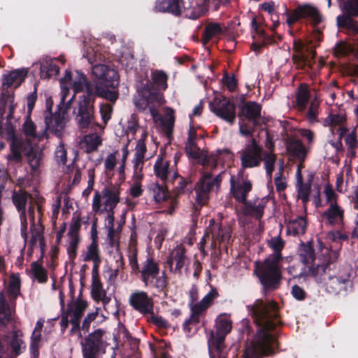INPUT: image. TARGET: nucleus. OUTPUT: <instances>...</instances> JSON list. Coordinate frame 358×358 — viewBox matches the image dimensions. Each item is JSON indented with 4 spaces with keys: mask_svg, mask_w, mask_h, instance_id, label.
I'll use <instances>...</instances> for the list:
<instances>
[{
    "mask_svg": "<svg viewBox=\"0 0 358 358\" xmlns=\"http://www.w3.org/2000/svg\"><path fill=\"white\" fill-rule=\"evenodd\" d=\"M129 305L143 315L152 313L154 303L152 297L144 291H136L129 298Z\"/></svg>",
    "mask_w": 358,
    "mask_h": 358,
    "instance_id": "16",
    "label": "nucleus"
},
{
    "mask_svg": "<svg viewBox=\"0 0 358 358\" xmlns=\"http://www.w3.org/2000/svg\"><path fill=\"white\" fill-rule=\"evenodd\" d=\"M150 84L147 82L143 84L139 82L136 86V94L134 97V103L138 111L145 110L150 104L159 103L161 99L156 90L151 91L149 89Z\"/></svg>",
    "mask_w": 358,
    "mask_h": 358,
    "instance_id": "12",
    "label": "nucleus"
},
{
    "mask_svg": "<svg viewBox=\"0 0 358 358\" xmlns=\"http://www.w3.org/2000/svg\"><path fill=\"white\" fill-rule=\"evenodd\" d=\"M263 160L264 162V167L266 174L271 176L274 170V165L276 161V156L274 154L267 152H263Z\"/></svg>",
    "mask_w": 358,
    "mask_h": 358,
    "instance_id": "48",
    "label": "nucleus"
},
{
    "mask_svg": "<svg viewBox=\"0 0 358 358\" xmlns=\"http://www.w3.org/2000/svg\"><path fill=\"white\" fill-rule=\"evenodd\" d=\"M210 110L217 117L233 124L236 120L234 103L228 98H215L209 104Z\"/></svg>",
    "mask_w": 358,
    "mask_h": 358,
    "instance_id": "13",
    "label": "nucleus"
},
{
    "mask_svg": "<svg viewBox=\"0 0 358 358\" xmlns=\"http://www.w3.org/2000/svg\"><path fill=\"white\" fill-rule=\"evenodd\" d=\"M318 108L319 103L316 102L315 100L312 101L310 102V106L306 113V117L309 122L314 123L318 122L317 120V115H318Z\"/></svg>",
    "mask_w": 358,
    "mask_h": 358,
    "instance_id": "52",
    "label": "nucleus"
},
{
    "mask_svg": "<svg viewBox=\"0 0 358 358\" xmlns=\"http://www.w3.org/2000/svg\"><path fill=\"white\" fill-rule=\"evenodd\" d=\"M169 166L170 163L169 161H165L162 156H158L154 165V173L164 183H166L167 181Z\"/></svg>",
    "mask_w": 358,
    "mask_h": 358,
    "instance_id": "29",
    "label": "nucleus"
},
{
    "mask_svg": "<svg viewBox=\"0 0 358 358\" xmlns=\"http://www.w3.org/2000/svg\"><path fill=\"white\" fill-rule=\"evenodd\" d=\"M76 77L72 88L75 93L83 92L79 97L76 120L80 129H87L94 119V102L96 97L103 98L113 104L119 97V92L114 90L119 85L117 71L105 64H96L92 67L95 79L90 81L80 71H76Z\"/></svg>",
    "mask_w": 358,
    "mask_h": 358,
    "instance_id": "1",
    "label": "nucleus"
},
{
    "mask_svg": "<svg viewBox=\"0 0 358 358\" xmlns=\"http://www.w3.org/2000/svg\"><path fill=\"white\" fill-rule=\"evenodd\" d=\"M112 112H113V107L110 104L104 103V104L101 105L100 113H101V116L103 120V122L105 124H107V122L111 118Z\"/></svg>",
    "mask_w": 358,
    "mask_h": 358,
    "instance_id": "64",
    "label": "nucleus"
},
{
    "mask_svg": "<svg viewBox=\"0 0 358 358\" xmlns=\"http://www.w3.org/2000/svg\"><path fill=\"white\" fill-rule=\"evenodd\" d=\"M208 309L206 305L201 301L194 304L191 308L190 321L196 323L200 322V315Z\"/></svg>",
    "mask_w": 358,
    "mask_h": 358,
    "instance_id": "46",
    "label": "nucleus"
},
{
    "mask_svg": "<svg viewBox=\"0 0 358 358\" xmlns=\"http://www.w3.org/2000/svg\"><path fill=\"white\" fill-rule=\"evenodd\" d=\"M87 307V301L78 297L74 303H69L66 310H70L71 316L81 319Z\"/></svg>",
    "mask_w": 358,
    "mask_h": 358,
    "instance_id": "38",
    "label": "nucleus"
},
{
    "mask_svg": "<svg viewBox=\"0 0 358 358\" xmlns=\"http://www.w3.org/2000/svg\"><path fill=\"white\" fill-rule=\"evenodd\" d=\"M247 308L259 329L252 343V348L245 351L243 358H262V356L273 355L278 342L268 331L275 330L281 324L278 303L274 301L265 302L259 299Z\"/></svg>",
    "mask_w": 358,
    "mask_h": 358,
    "instance_id": "2",
    "label": "nucleus"
},
{
    "mask_svg": "<svg viewBox=\"0 0 358 358\" xmlns=\"http://www.w3.org/2000/svg\"><path fill=\"white\" fill-rule=\"evenodd\" d=\"M80 238L71 239L69 247L67 248V253L70 260L73 261L77 256V250Z\"/></svg>",
    "mask_w": 358,
    "mask_h": 358,
    "instance_id": "63",
    "label": "nucleus"
},
{
    "mask_svg": "<svg viewBox=\"0 0 358 358\" xmlns=\"http://www.w3.org/2000/svg\"><path fill=\"white\" fill-rule=\"evenodd\" d=\"M105 290L103 289V285L99 276L92 277L91 295L92 299H100V294Z\"/></svg>",
    "mask_w": 358,
    "mask_h": 358,
    "instance_id": "50",
    "label": "nucleus"
},
{
    "mask_svg": "<svg viewBox=\"0 0 358 358\" xmlns=\"http://www.w3.org/2000/svg\"><path fill=\"white\" fill-rule=\"evenodd\" d=\"M102 194L103 196L106 198L103 203V210H105V211L114 210L120 201L119 193L112 191L108 187H105L102 191Z\"/></svg>",
    "mask_w": 358,
    "mask_h": 358,
    "instance_id": "34",
    "label": "nucleus"
},
{
    "mask_svg": "<svg viewBox=\"0 0 358 358\" xmlns=\"http://www.w3.org/2000/svg\"><path fill=\"white\" fill-rule=\"evenodd\" d=\"M45 105L46 108L43 111V117L46 129H49V131L56 136L61 137L66 125V109H64L59 105L57 110L52 113L53 100L51 97L46 99Z\"/></svg>",
    "mask_w": 358,
    "mask_h": 358,
    "instance_id": "7",
    "label": "nucleus"
},
{
    "mask_svg": "<svg viewBox=\"0 0 358 358\" xmlns=\"http://www.w3.org/2000/svg\"><path fill=\"white\" fill-rule=\"evenodd\" d=\"M98 316V311H95L93 313H88L86 317L84 318L82 325L81 329L84 332V334L88 333L90 329L91 323L96 320Z\"/></svg>",
    "mask_w": 358,
    "mask_h": 358,
    "instance_id": "60",
    "label": "nucleus"
},
{
    "mask_svg": "<svg viewBox=\"0 0 358 358\" xmlns=\"http://www.w3.org/2000/svg\"><path fill=\"white\" fill-rule=\"evenodd\" d=\"M310 92L306 83H301L296 89L294 107L300 112H303L310 99Z\"/></svg>",
    "mask_w": 358,
    "mask_h": 358,
    "instance_id": "25",
    "label": "nucleus"
},
{
    "mask_svg": "<svg viewBox=\"0 0 358 358\" xmlns=\"http://www.w3.org/2000/svg\"><path fill=\"white\" fill-rule=\"evenodd\" d=\"M286 15L287 24L289 27L301 19L308 20L313 27L317 26L323 20L318 8L309 3L299 5L290 13L286 10Z\"/></svg>",
    "mask_w": 358,
    "mask_h": 358,
    "instance_id": "9",
    "label": "nucleus"
},
{
    "mask_svg": "<svg viewBox=\"0 0 358 358\" xmlns=\"http://www.w3.org/2000/svg\"><path fill=\"white\" fill-rule=\"evenodd\" d=\"M213 187L212 173L207 171L202 172L201 177L194 186L196 203L197 205L202 207L208 202L209 194Z\"/></svg>",
    "mask_w": 358,
    "mask_h": 358,
    "instance_id": "15",
    "label": "nucleus"
},
{
    "mask_svg": "<svg viewBox=\"0 0 358 358\" xmlns=\"http://www.w3.org/2000/svg\"><path fill=\"white\" fill-rule=\"evenodd\" d=\"M255 273L263 287L264 296H266L267 292L279 288L282 278L280 268H275L272 264H262L256 267Z\"/></svg>",
    "mask_w": 358,
    "mask_h": 358,
    "instance_id": "8",
    "label": "nucleus"
},
{
    "mask_svg": "<svg viewBox=\"0 0 358 358\" xmlns=\"http://www.w3.org/2000/svg\"><path fill=\"white\" fill-rule=\"evenodd\" d=\"M3 135L6 141L10 142V153L7 156V159L9 162L15 163H21L22 157L18 152L19 148L26 149L25 146L28 145V140L23 138H18L15 135V129L11 121H6L4 127H3Z\"/></svg>",
    "mask_w": 358,
    "mask_h": 358,
    "instance_id": "11",
    "label": "nucleus"
},
{
    "mask_svg": "<svg viewBox=\"0 0 358 358\" xmlns=\"http://www.w3.org/2000/svg\"><path fill=\"white\" fill-rule=\"evenodd\" d=\"M37 90L38 86L37 84L35 83L34 85V91L27 95V114L31 115L32 111L34 108L35 103L38 99L37 95Z\"/></svg>",
    "mask_w": 358,
    "mask_h": 358,
    "instance_id": "53",
    "label": "nucleus"
},
{
    "mask_svg": "<svg viewBox=\"0 0 358 358\" xmlns=\"http://www.w3.org/2000/svg\"><path fill=\"white\" fill-rule=\"evenodd\" d=\"M41 72L42 74L45 73V78H49L57 76L59 73V68L52 60H48L41 64ZM43 76V75H41V77Z\"/></svg>",
    "mask_w": 358,
    "mask_h": 358,
    "instance_id": "42",
    "label": "nucleus"
},
{
    "mask_svg": "<svg viewBox=\"0 0 358 358\" xmlns=\"http://www.w3.org/2000/svg\"><path fill=\"white\" fill-rule=\"evenodd\" d=\"M185 8L183 0H157L154 10L158 13H167L176 17H180Z\"/></svg>",
    "mask_w": 358,
    "mask_h": 358,
    "instance_id": "18",
    "label": "nucleus"
},
{
    "mask_svg": "<svg viewBox=\"0 0 358 358\" xmlns=\"http://www.w3.org/2000/svg\"><path fill=\"white\" fill-rule=\"evenodd\" d=\"M28 145L25 146L26 149L19 148L18 152L23 158L22 154H24L28 159L29 164L32 171H36L41 165L43 153L41 151L34 149L31 142L28 140Z\"/></svg>",
    "mask_w": 358,
    "mask_h": 358,
    "instance_id": "23",
    "label": "nucleus"
},
{
    "mask_svg": "<svg viewBox=\"0 0 358 358\" xmlns=\"http://www.w3.org/2000/svg\"><path fill=\"white\" fill-rule=\"evenodd\" d=\"M238 182L236 183L234 178L230 179V189L233 197L239 203H245L248 193L252 189V181L244 177L243 171L238 173Z\"/></svg>",
    "mask_w": 358,
    "mask_h": 358,
    "instance_id": "14",
    "label": "nucleus"
},
{
    "mask_svg": "<svg viewBox=\"0 0 358 358\" xmlns=\"http://www.w3.org/2000/svg\"><path fill=\"white\" fill-rule=\"evenodd\" d=\"M243 204L245 206L242 211L245 215L253 217L257 220H259L264 215V205L260 203L259 205H253L247 201L246 203Z\"/></svg>",
    "mask_w": 358,
    "mask_h": 358,
    "instance_id": "41",
    "label": "nucleus"
},
{
    "mask_svg": "<svg viewBox=\"0 0 358 358\" xmlns=\"http://www.w3.org/2000/svg\"><path fill=\"white\" fill-rule=\"evenodd\" d=\"M8 292L11 295L17 296L20 294V280L18 277L13 275L10 278L8 285Z\"/></svg>",
    "mask_w": 358,
    "mask_h": 358,
    "instance_id": "62",
    "label": "nucleus"
},
{
    "mask_svg": "<svg viewBox=\"0 0 358 358\" xmlns=\"http://www.w3.org/2000/svg\"><path fill=\"white\" fill-rule=\"evenodd\" d=\"M313 178V174L308 175L306 182H303V179L300 182L296 180L298 198H299L303 203H306L309 201Z\"/></svg>",
    "mask_w": 358,
    "mask_h": 358,
    "instance_id": "28",
    "label": "nucleus"
},
{
    "mask_svg": "<svg viewBox=\"0 0 358 358\" xmlns=\"http://www.w3.org/2000/svg\"><path fill=\"white\" fill-rule=\"evenodd\" d=\"M99 258H101V257L99 255L98 243L94 241H92L87 247V251L83 257V260L85 262H89Z\"/></svg>",
    "mask_w": 358,
    "mask_h": 358,
    "instance_id": "49",
    "label": "nucleus"
},
{
    "mask_svg": "<svg viewBox=\"0 0 358 358\" xmlns=\"http://www.w3.org/2000/svg\"><path fill=\"white\" fill-rule=\"evenodd\" d=\"M43 260L38 259L31 264L30 272L39 283H45L48 281V271L42 265Z\"/></svg>",
    "mask_w": 358,
    "mask_h": 358,
    "instance_id": "33",
    "label": "nucleus"
},
{
    "mask_svg": "<svg viewBox=\"0 0 358 358\" xmlns=\"http://www.w3.org/2000/svg\"><path fill=\"white\" fill-rule=\"evenodd\" d=\"M27 69H17L7 72L3 75L2 90H8L13 87L15 89L19 87L27 77Z\"/></svg>",
    "mask_w": 358,
    "mask_h": 358,
    "instance_id": "19",
    "label": "nucleus"
},
{
    "mask_svg": "<svg viewBox=\"0 0 358 358\" xmlns=\"http://www.w3.org/2000/svg\"><path fill=\"white\" fill-rule=\"evenodd\" d=\"M31 115H26L25 121L22 125V131L25 136L33 138H37L39 141L43 138H48L47 131H49V129H46L45 128L42 134L38 135L36 133V126L32 121Z\"/></svg>",
    "mask_w": 358,
    "mask_h": 358,
    "instance_id": "27",
    "label": "nucleus"
},
{
    "mask_svg": "<svg viewBox=\"0 0 358 358\" xmlns=\"http://www.w3.org/2000/svg\"><path fill=\"white\" fill-rule=\"evenodd\" d=\"M337 27L345 31L349 36H358V20L348 15H338L336 17Z\"/></svg>",
    "mask_w": 358,
    "mask_h": 358,
    "instance_id": "26",
    "label": "nucleus"
},
{
    "mask_svg": "<svg viewBox=\"0 0 358 358\" xmlns=\"http://www.w3.org/2000/svg\"><path fill=\"white\" fill-rule=\"evenodd\" d=\"M10 317L11 311L9 305L3 294L0 292V327H5L10 321Z\"/></svg>",
    "mask_w": 358,
    "mask_h": 358,
    "instance_id": "40",
    "label": "nucleus"
},
{
    "mask_svg": "<svg viewBox=\"0 0 358 358\" xmlns=\"http://www.w3.org/2000/svg\"><path fill=\"white\" fill-rule=\"evenodd\" d=\"M345 122V117L339 114H331L326 118V122L331 127L336 126L341 127L343 125Z\"/></svg>",
    "mask_w": 358,
    "mask_h": 358,
    "instance_id": "55",
    "label": "nucleus"
},
{
    "mask_svg": "<svg viewBox=\"0 0 358 358\" xmlns=\"http://www.w3.org/2000/svg\"><path fill=\"white\" fill-rule=\"evenodd\" d=\"M320 251L315 255L313 243L312 241L303 242L301 241L299 245L297 253L300 257L301 262L305 264L308 265L307 272L300 273V276H310V269L312 267L317 266V263L321 265H325L328 263L336 262L339 252L333 250L327 247H322V243L320 241Z\"/></svg>",
    "mask_w": 358,
    "mask_h": 358,
    "instance_id": "4",
    "label": "nucleus"
},
{
    "mask_svg": "<svg viewBox=\"0 0 358 358\" xmlns=\"http://www.w3.org/2000/svg\"><path fill=\"white\" fill-rule=\"evenodd\" d=\"M221 34H222V28L219 23H209L206 26L202 33V41L204 44H206L213 37L220 35Z\"/></svg>",
    "mask_w": 358,
    "mask_h": 358,
    "instance_id": "36",
    "label": "nucleus"
},
{
    "mask_svg": "<svg viewBox=\"0 0 358 358\" xmlns=\"http://www.w3.org/2000/svg\"><path fill=\"white\" fill-rule=\"evenodd\" d=\"M105 334V330L97 329L84 338L80 343L83 358H99L106 353L108 343Z\"/></svg>",
    "mask_w": 358,
    "mask_h": 358,
    "instance_id": "6",
    "label": "nucleus"
},
{
    "mask_svg": "<svg viewBox=\"0 0 358 358\" xmlns=\"http://www.w3.org/2000/svg\"><path fill=\"white\" fill-rule=\"evenodd\" d=\"M101 143V139L98 136H89L85 139V152L91 153L98 149L99 145Z\"/></svg>",
    "mask_w": 358,
    "mask_h": 358,
    "instance_id": "51",
    "label": "nucleus"
},
{
    "mask_svg": "<svg viewBox=\"0 0 358 358\" xmlns=\"http://www.w3.org/2000/svg\"><path fill=\"white\" fill-rule=\"evenodd\" d=\"M311 277L317 283H324L326 290L332 294H338L345 291L350 281V273L347 271H337L336 262L325 265L317 263V266L310 269Z\"/></svg>",
    "mask_w": 358,
    "mask_h": 358,
    "instance_id": "3",
    "label": "nucleus"
},
{
    "mask_svg": "<svg viewBox=\"0 0 358 358\" xmlns=\"http://www.w3.org/2000/svg\"><path fill=\"white\" fill-rule=\"evenodd\" d=\"M252 27L256 31L257 34H258L264 37L263 43L264 45V46H266L267 44H273V43H276L275 41L274 36H266L264 30H262V31L259 30V26H258L257 22L255 17L252 19Z\"/></svg>",
    "mask_w": 358,
    "mask_h": 358,
    "instance_id": "57",
    "label": "nucleus"
},
{
    "mask_svg": "<svg viewBox=\"0 0 358 358\" xmlns=\"http://www.w3.org/2000/svg\"><path fill=\"white\" fill-rule=\"evenodd\" d=\"M287 150L291 156L299 160L301 162H304L308 152L302 141L294 138L288 139Z\"/></svg>",
    "mask_w": 358,
    "mask_h": 358,
    "instance_id": "24",
    "label": "nucleus"
},
{
    "mask_svg": "<svg viewBox=\"0 0 358 358\" xmlns=\"http://www.w3.org/2000/svg\"><path fill=\"white\" fill-rule=\"evenodd\" d=\"M322 219L326 224L331 226L343 225L345 219V210L338 204L330 205L322 213Z\"/></svg>",
    "mask_w": 358,
    "mask_h": 358,
    "instance_id": "21",
    "label": "nucleus"
},
{
    "mask_svg": "<svg viewBox=\"0 0 358 358\" xmlns=\"http://www.w3.org/2000/svg\"><path fill=\"white\" fill-rule=\"evenodd\" d=\"M239 117H245V119L250 122L254 127L260 126L261 104L252 101H243L242 106H239Z\"/></svg>",
    "mask_w": 358,
    "mask_h": 358,
    "instance_id": "17",
    "label": "nucleus"
},
{
    "mask_svg": "<svg viewBox=\"0 0 358 358\" xmlns=\"http://www.w3.org/2000/svg\"><path fill=\"white\" fill-rule=\"evenodd\" d=\"M185 252L186 250L182 245H177L171 252L172 259L176 262L175 273H181V269L185 264Z\"/></svg>",
    "mask_w": 358,
    "mask_h": 358,
    "instance_id": "32",
    "label": "nucleus"
},
{
    "mask_svg": "<svg viewBox=\"0 0 358 358\" xmlns=\"http://www.w3.org/2000/svg\"><path fill=\"white\" fill-rule=\"evenodd\" d=\"M148 315H150L148 321L152 322L156 327L162 329H168L169 327L168 321L162 316L155 315L154 313V310H152V313H148Z\"/></svg>",
    "mask_w": 358,
    "mask_h": 358,
    "instance_id": "54",
    "label": "nucleus"
},
{
    "mask_svg": "<svg viewBox=\"0 0 358 358\" xmlns=\"http://www.w3.org/2000/svg\"><path fill=\"white\" fill-rule=\"evenodd\" d=\"M136 275L145 287L156 289L158 292H164L167 287L165 271L160 275L159 265L153 258L148 257L143 262Z\"/></svg>",
    "mask_w": 358,
    "mask_h": 358,
    "instance_id": "5",
    "label": "nucleus"
},
{
    "mask_svg": "<svg viewBox=\"0 0 358 358\" xmlns=\"http://www.w3.org/2000/svg\"><path fill=\"white\" fill-rule=\"evenodd\" d=\"M307 222L303 217H298L291 220L287 224V232L296 236L304 234L306 231Z\"/></svg>",
    "mask_w": 358,
    "mask_h": 358,
    "instance_id": "31",
    "label": "nucleus"
},
{
    "mask_svg": "<svg viewBox=\"0 0 358 358\" xmlns=\"http://www.w3.org/2000/svg\"><path fill=\"white\" fill-rule=\"evenodd\" d=\"M263 148L257 141L252 138L238 153L240 155L243 169L259 166L263 161Z\"/></svg>",
    "mask_w": 358,
    "mask_h": 358,
    "instance_id": "10",
    "label": "nucleus"
},
{
    "mask_svg": "<svg viewBox=\"0 0 358 358\" xmlns=\"http://www.w3.org/2000/svg\"><path fill=\"white\" fill-rule=\"evenodd\" d=\"M343 14L350 17H358V0H346L343 4Z\"/></svg>",
    "mask_w": 358,
    "mask_h": 358,
    "instance_id": "45",
    "label": "nucleus"
},
{
    "mask_svg": "<svg viewBox=\"0 0 358 358\" xmlns=\"http://www.w3.org/2000/svg\"><path fill=\"white\" fill-rule=\"evenodd\" d=\"M292 60L298 69H304L308 61L306 54H296L292 55Z\"/></svg>",
    "mask_w": 358,
    "mask_h": 358,
    "instance_id": "59",
    "label": "nucleus"
},
{
    "mask_svg": "<svg viewBox=\"0 0 358 358\" xmlns=\"http://www.w3.org/2000/svg\"><path fill=\"white\" fill-rule=\"evenodd\" d=\"M31 197V194L25 190H14L12 194V201L17 210L26 208L27 199Z\"/></svg>",
    "mask_w": 358,
    "mask_h": 358,
    "instance_id": "39",
    "label": "nucleus"
},
{
    "mask_svg": "<svg viewBox=\"0 0 358 358\" xmlns=\"http://www.w3.org/2000/svg\"><path fill=\"white\" fill-rule=\"evenodd\" d=\"M185 152L189 158L199 159L201 157V150L196 141H187L185 145Z\"/></svg>",
    "mask_w": 358,
    "mask_h": 358,
    "instance_id": "44",
    "label": "nucleus"
},
{
    "mask_svg": "<svg viewBox=\"0 0 358 358\" xmlns=\"http://www.w3.org/2000/svg\"><path fill=\"white\" fill-rule=\"evenodd\" d=\"M353 48L344 41L337 43L334 48V55L336 57H345L353 52Z\"/></svg>",
    "mask_w": 358,
    "mask_h": 358,
    "instance_id": "43",
    "label": "nucleus"
},
{
    "mask_svg": "<svg viewBox=\"0 0 358 358\" xmlns=\"http://www.w3.org/2000/svg\"><path fill=\"white\" fill-rule=\"evenodd\" d=\"M324 194L326 198V203L329 206L338 203V195L334 191L332 185L327 183L324 185Z\"/></svg>",
    "mask_w": 358,
    "mask_h": 358,
    "instance_id": "47",
    "label": "nucleus"
},
{
    "mask_svg": "<svg viewBox=\"0 0 358 358\" xmlns=\"http://www.w3.org/2000/svg\"><path fill=\"white\" fill-rule=\"evenodd\" d=\"M168 75L163 71L160 70H155L151 73V80L148 78L142 80L141 82L143 84H145L148 82L150 85H149V89L152 91V90H156L159 94V98L162 99V91H164L168 87L167 80H168Z\"/></svg>",
    "mask_w": 358,
    "mask_h": 358,
    "instance_id": "20",
    "label": "nucleus"
},
{
    "mask_svg": "<svg viewBox=\"0 0 358 358\" xmlns=\"http://www.w3.org/2000/svg\"><path fill=\"white\" fill-rule=\"evenodd\" d=\"M80 217H78L76 220L73 219V222L71 223L68 232V236L70 237L71 239L80 238L78 234L80 230Z\"/></svg>",
    "mask_w": 358,
    "mask_h": 358,
    "instance_id": "56",
    "label": "nucleus"
},
{
    "mask_svg": "<svg viewBox=\"0 0 358 358\" xmlns=\"http://www.w3.org/2000/svg\"><path fill=\"white\" fill-rule=\"evenodd\" d=\"M282 254L281 251H274L271 257H268L263 262L262 264L264 265H271L275 267V268H280L279 264L280 260L282 259Z\"/></svg>",
    "mask_w": 358,
    "mask_h": 358,
    "instance_id": "61",
    "label": "nucleus"
},
{
    "mask_svg": "<svg viewBox=\"0 0 358 358\" xmlns=\"http://www.w3.org/2000/svg\"><path fill=\"white\" fill-rule=\"evenodd\" d=\"M191 181L188 178H180L175 185V192L177 195L182 194L188 189L187 186L190 185Z\"/></svg>",
    "mask_w": 358,
    "mask_h": 358,
    "instance_id": "58",
    "label": "nucleus"
},
{
    "mask_svg": "<svg viewBox=\"0 0 358 358\" xmlns=\"http://www.w3.org/2000/svg\"><path fill=\"white\" fill-rule=\"evenodd\" d=\"M226 336L223 334H219L216 331H212L210 335L209 339V345H210V358H213L211 352V348H214L215 350L220 354L224 348V342L225 340Z\"/></svg>",
    "mask_w": 358,
    "mask_h": 358,
    "instance_id": "35",
    "label": "nucleus"
},
{
    "mask_svg": "<svg viewBox=\"0 0 358 358\" xmlns=\"http://www.w3.org/2000/svg\"><path fill=\"white\" fill-rule=\"evenodd\" d=\"M22 333L20 330L13 332L11 338L7 343L8 358H17L26 349V344L22 339Z\"/></svg>",
    "mask_w": 358,
    "mask_h": 358,
    "instance_id": "22",
    "label": "nucleus"
},
{
    "mask_svg": "<svg viewBox=\"0 0 358 358\" xmlns=\"http://www.w3.org/2000/svg\"><path fill=\"white\" fill-rule=\"evenodd\" d=\"M232 328V322L227 314L220 315L215 320V331L227 336Z\"/></svg>",
    "mask_w": 358,
    "mask_h": 358,
    "instance_id": "37",
    "label": "nucleus"
},
{
    "mask_svg": "<svg viewBox=\"0 0 358 358\" xmlns=\"http://www.w3.org/2000/svg\"><path fill=\"white\" fill-rule=\"evenodd\" d=\"M149 190L152 193L155 201L157 203H161L166 201L169 196L166 183L159 185L158 182L152 183L149 186Z\"/></svg>",
    "mask_w": 358,
    "mask_h": 358,
    "instance_id": "30",
    "label": "nucleus"
}]
</instances>
